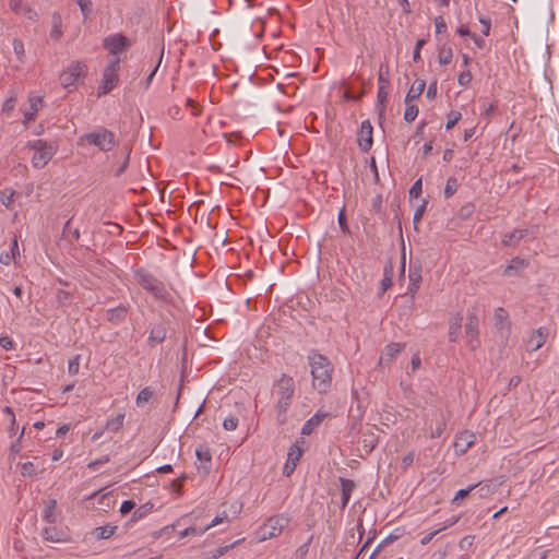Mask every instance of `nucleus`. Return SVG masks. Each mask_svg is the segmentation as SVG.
<instances>
[{
	"mask_svg": "<svg viewBox=\"0 0 559 559\" xmlns=\"http://www.w3.org/2000/svg\"><path fill=\"white\" fill-rule=\"evenodd\" d=\"M294 393V379L287 374H282L273 386V395L275 396L274 413L278 425H283L287 420V411L292 405Z\"/></svg>",
	"mask_w": 559,
	"mask_h": 559,
	"instance_id": "obj_1",
	"label": "nucleus"
},
{
	"mask_svg": "<svg viewBox=\"0 0 559 559\" xmlns=\"http://www.w3.org/2000/svg\"><path fill=\"white\" fill-rule=\"evenodd\" d=\"M308 360L313 388L320 393H325L332 382L333 367L331 361L328 357L318 352H311L308 356Z\"/></svg>",
	"mask_w": 559,
	"mask_h": 559,
	"instance_id": "obj_2",
	"label": "nucleus"
},
{
	"mask_svg": "<svg viewBox=\"0 0 559 559\" xmlns=\"http://www.w3.org/2000/svg\"><path fill=\"white\" fill-rule=\"evenodd\" d=\"M134 278L136 283L146 292H148L155 300L168 302L170 300V293L163 282L156 278L152 273L144 269L134 271Z\"/></svg>",
	"mask_w": 559,
	"mask_h": 559,
	"instance_id": "obj_3",
	"label": "nucleus"
},
{
	"mask_svg": "<svg viewBox=\"0 0 559 559\" xmlns=\"http://www.w3.org/2000/svg\"><path fill=\"white\" fill-rule=\"evenodd\" d=\"M78 144L82 146L91 144L95 145L102 152H109L116 146L117 140L115 133L110 130L97 128L93 132L81 135Z\"/></svg>",
	"mask_w": 559,
	"mask_h": 559,
	"instance_id": "obj_4",
	"label": "nucleus"
},
{
	"mask_svg": "<svg viewBox=\"0 0 559 559\" xmlns=\"http://www.w3.org/2000/svg\"><path fill=\"white\" fill-rule=\"evenodd\" d=\"M27 147L34 151L31 162L38 169L44 168L56 154V147L44 140L31 141Z\"/></svg>",
	"mask_w": 559,
	"mask_h": 559,
	"instance_id": "obj_5",
	"label": "nucleus"
},
{
	"mask_svg": "<svg viewBox=\"0 0 559 559\" xmlns=\"http://www.w3.org/2000/svg\"><path fill=\"white\" fill-rule=\"evenodd\" d=\"M121 58L115 57L107 61V64L103 71L102 83L98 87L99 95H106L111 92L119 82L118 72L120 70Z\"/></svg>",
	"mask_w": 559,
	"mask_h": 559,
	"instance_id": "obj_6",
	"label": "nucleus"
},
{
	"mask_svg": "<svg viewBox=\"0 0 559 559\" xmlns=\"http://www.w3.org/2000/svg\"><path fill=\"white\" fill-rule=\"evenodd\" d=\"M288 524V519L282 514L271 516L258 531L259 542L277 537Z\"/></svg>",
	"mask_w": 559,
	"mask_h": 559,
	"instance_id": "obj_7",
	"label": "nucleus"
},
{
	"mask_svg": "<svg viewBox=\"0 0 559 559\" xmlns=\"http://www.w3.org/2000/svg\"><path fill=\"white\" fill-rule=\"evenodd\" d=\"M104 48L111 58L119 57L131 47V40L120 33L108 35L103 40Z\"/></svg>",
	"mask_w": 559,
	"mask_h": 559,
	"instance_id": "obj_8",
	"label": "nucleus"
},
{
	"mask_svg": "<svg viewBox=\"0 0 559 559\" xmlns=\"http://www.w3.org/2000/svg\"><path fill=\"white\" fill-rule=\"evenodd\" d=\"M87 73V66L81 61H73L69 67L60 74V83L63 87H70L76 84V82L84 78Z\"/></svg>",
	"mask_w": 559,
	"mask_h": 559,
	"instance_id": "obj_9",
	"label": "nucleus"
},
{
	"mask_svg": "<svg viewBox=\"0 0 559 559\" xmlns=\"http://www.w3.org/2000/svg\"><path fill=\"white\" fill-rule=\"evenodd\" d=\"M479 320L475 314H469L467 322L465 323L464 331L466 337V346L471 350H475L479 347Z\"/></svg>",
	"mask_w": 559,
	"mask_h": 559,
	"instance_id": "obj_10",
	"label": "nucleus"
},
{
	"mask_svg": "<svg viewBox=\"0 0 559 559\" xmlns=\"http://www.w3.org/2000/svg\"><path fill=\"white\" fill-rule=\"evenodd\" d=\"M476 442V435L469 430H464L455 436L453 448L457 455L465 454Z\"/></svg>",
	"mask_w": 559,
	"mask_h": 559,
	"instance_id": "obj_11",
	"label": "nucleus"
},
{
	"mask_svg": "<svg viewBox=\"0 0 559 559\" xmlns=\"http://www.w3.org/2000/svg\"><path fill=\"white\" fill-rule=\"evenodd\" d=\"M373 128L369 120H364L357 134V143L362 152H368L373 143L372 140Z\"/></svg>",
	"mask_w": 559,
	"mask_h": 559,
	"instance_id": "obj_12",
	"label": "nucleus"
},
{
	"mask_svg": "<svg viewBox=\"0 0 559 559\" xmlns=\"http://www.w3.org/2000/svg\"><path fill=\"white\" fill-rule=\"evenodd\" d=\"M548 336V331L545 328H539L533 331L525 341L527 352H536L544 346Z\"/></svg>",
	"mask_w": 559,
	"mask_h": 559,
	"instance_id": "obj_13",
	"label": "nucleus"
},
{
	"mask_svg": "<svg viewBox=\"0 0 559 559\" xmlns=\"http://www.w3.org/2000/svg\"><path fill=\"white\" fill-rule=\"evenodd\" d=\"M301 455H302V449L300 448V445L298 443H295L289 448V451L287 453V460L283 467V474L285 476L288 477L294 473Z\"/></svg>",
	"mask_w": 559,
	"mask_h": 559,
	"instance_id": "obj_14",
	"label": "nucleus"
},
{
	"mask_svg": "<svg viewBox=\"0 0 559 559\" xmlns=\"http://www.w3.org/2000/svg\"><path fill=\"white\" fill-rule=\"evenodd\" d=\"M405 348V344L403 343H390L388 344L379 359V365H390L394 361L396 356Z\"/></svg>",
	"mask_w": 559,
	"mask_h": 559,
	"instance_id": "obj_15",
	"label": "nucleus"
},
{
	"mask_svg": "<svg viewBox=\"0 0 559 559\" xmlns=\"http://www.w3.org/2000/svg\"><path fill=\"white\" fill-rule=\"evenodd\" d=\"M41 518L44 521L50 524H55L61 520V511L58 508L57 501L55 499L46 501L41 512Z\"/></svg>",
	"mask_w": 559,
	"mask_h": 559,
	"instance_id": "obj_16",
	"label": "nucleus"
},
{
	"mask_svg": "<svg viewBox=\"0 0 559 559\" xmlns=\"http://www.w3.org/2000/svg\"><path fill=\"white\" fill-rule=\"evenodd\" d=\"M421 278L420 265L411 266L408 272L409 284L407 287V294L411 296V298H414L420 288Z\"/></svg>",
	"mask_w": 559,
	"mask_h": 559,
	"instance_id": "obj_17",
	"label": "nucleus"
},
{
	"mask_svg": "<svg viewBox=\"0 0 559 559\" xmlns=\"http://www.w3.org/2000/svg\"><path fill=\"white\" fill-rule=\"evenodd\" d=\"M28 102L29 109L25 111L23 120L25 127H27L32 121L36 119L37 112L43 106V98L39 96H31Z\"/></svg>",
	"mask_w": 559,
	"mask_h": 559,
	"instance_id": "obj_18",
	"label": "nucleus"
},
{
	"mask_svg": "<svg viewBox=\"0 0 559 559\" xmlns=\"http://www.w3.org/2000/svg\"><path fill=\"white\" fill-rule=\"evenodd\" d=\"M493 320H495V325L499 331L510 332L511 322L509 319V313L504 308L499 307L495 310Z\"/></svg>",
	"mask_w": 559,
	"mask_h": 559,
	"instance_id": "obj_19",
	"label": "nucleus"
},
{
	"mask_svg": "<svg viewBox=\"0 0 559 559\" xmlns=\"http://www.w3.org/2000/svg\"><path fill=\"white\" fill-rule=\"evenodd\" d=\"M43 537L47 542L51 543H67L69 542V537L67 533L62 530H59L55 526H48L43 530Z\"/></svg>",
	"mask_w": 559,
	"mask_h": 559,
	"instance_id": "obj_20",
	"label": "nucleus"
},
{
	"mask_svg": "<svg viewBox=\"0 0 559 559\" xmlns=\"http://www.w3.org/2000/svg\"><path fill=\"white\" fill-rule=\"evenodd\" d=\"M20 257V249L17 237H14L10 247V251H2L0 253V263L3 265H9L10 263L17 264V259Z\"/></svg>",
	"mask_w": 559,
	"mask_h": 559,
	"instance_id": "obj_21",
	"label": "nucleus"
},
{
	"mask_svg": "<svg viewBox=\"0 0 559 559\" xmlns=\"http://www.w3.org/2000/svg\"><path fill=\"white\" fill-rule=\"evenodd\" d=\"M462 320L463 317L461 313H456L450 318L448 332L450 342L455 343L459 341L461 335Z\"/></svg>",
	"mask_w": 559,
	"mask_h": 559,
	"instance_id": "obj_22",
	"label": "nucleus"
},
{
	"mask_svg": "<svg viewBox=\"0 0 559 559\" xmlns=\"http://www.w3.org/2000/svg\"><path fill=\"white\" fill-rule=\"evenodd\" d=\"M378 103L382 106V107H385L386 103H388V97H389V92H388V87H389V79L384 75V73L382 72V69L380 70L379 72V76H378Z\"/></svg>",
	"mask_w": 559,
	"mask_h": 559,
	"instance_id": "obj_23",
	"label": "nucleus"
},
{
	"mask_svg": "<svg viewBox=\"0 0 559 559\" xmlns=\"http://www.w3.org/2000/svg\"><path fill=\"white\" fill-rule=\"evenodd\" d=\"M447 428V423L442 414L436 415V418L429 424V437L436 439L441 437Z\"/></svg>",
	"mask_w": 559,
	"mask_h": 559,
	"instance_id": "obj_24",
	"label": "nucleus"
},
{
	"mask_svg": "<svg viewBox=\"0 0 559 559\" xmlns=\"http://www.w3.org/2000/svg\"><path fill=\"white\" fill-rule=\"evenodd\" d=\"M167 330L163 323L156 324L151 328L147 342L151 345L160 344L166 338Z\"/></svg>",
	"mask_w": 559,
	"mask_h": 559,
	"instance_id": "obj_25",
	"label": "nucleus"
},
{
	"mask_svg": "<svg viewBox=\"0 0 559 559\" xmlns=\"http://www.w3.org/2000/svg\"><path fill=\"white\" fill-rule=\"evenodd\" d=\"M325 414H321L320 412L316 413L311 418H309L301 428V433L305 436L311 435L314 429L322 423Z\"/></svg>",
	"mask_w": 559,
	"mask_h": 559,
	"instance_id": "obj_26",
	"label": "nucleus"
},
{
	"mask_svg": "<svg viewBox=\"0 0 559 559\" xmlns=\"http://www.w3.org/2000/svg\"><path fill=\"white\" fill-rule=\"evenodd\" d=\"M340 481L342 487V508H345L348 504L352 493L355 489V484L353 480L347 478H340Z\"/></svg>",
	"mask_w": 559,
	"mask_h": 559,
	"instance_id": "obj_27",
	"label": "nucleus"
},
{
	"mask_svg": "<svg viewBox=\"0 0 559 559\" xmlns=\"http://www.w3.org/2000/svg\"><path fill=\"white\" fill-rule=\"evenodd\" d=\"M127 314L128 308L126 306H118L107 310V319L114 323L122 322L127 318Z\"/></svg>",
	"mask_w": 559,
	"mask_h": 559,
	"instance_id": "obj_28",
	"label": "nucleus"
},
{
	"mask_svg": "<svg viewBox=\"0 0 559 559\" xmlns=\"http://www.w3.org/2000/svg\"><path fill=\"white\" fill-rule=\"evenodd\" d=\"M19 193L14 189L4 188L0 191V202L7 209L12 210L15 197Z\"/></svg>",
	"mask_w": 559,
	"mask_h": 559,
	"instance_id": "obj_29",
	"label": "nucleus"
},
{
	"mask_svg": "<svg viewBox=\"0 0 559 559\" xmlns=\"http://www.w3.org/2000/svg\"><path fill=\"white\" fill-rule=\"evenodd\" d=\"M525 230L515 229L510 233H506L502 236L501 242L503 246H515L525 235Z\"/></svg>",
	"mask_w": 559,
	"mask_h": 559,
	"instance_id": "obj_30",
	"label": "nucleus"
},
{
	"mask_svg": "<svg viewBox=\"0 0 559 559\" xmlns=\"http://www.w3.org/2000/svg\"><path fill=\"white\" fill-rule=\"evenodd\" d=\"M426 86V82L424 80H416L415 83L411 86L406 97L405 103L412 102L413 99L418 98L424 92Z\"/></svg>",
	"mask_w": 559,
	"mask_h": 559,
	"instance_id": "obj_31",
	"label": "nucleus"
},
{
	"mask_svg": "<svg viewBox=\"0 0 559 559\" xmlns=\"http://www.w3.org/2000/svg\"><path fill=\"white\" fill-rule=\"evenodd\" d=\"M50 38L59 40L62 36V20L60 14L55 13L51 17Z\"/></svg>",
	"mask_w": 559,
	"mask_h": 559,
	"instance_id": "obj_32",
	"label": "nucleus"
},
{
	"mask_svg": "<svg viewBox=\"0 0 559 559\" xmlns=\"http://www.w3.org/2000/svg\"><path fill=\"white\" fill-rule=\"evenodd\" d=\"M154 509V504L152 502H146L134 509L131 515V521L136 522L145 516H147Z\"/></svg>",
	"mask_w": 559,
	"mask_h": 559,
	"instance_id": "obj_33",
	"label": "nucleus"
},
{
	"mask_svg": "<svg viewBox=\"0 0 559 559\" xmlns=\"http://www.w3.org/2000/svg\"><path fill=\"white\" fill-rule=\"evenodd\" d=\"M116 525H103L94 530L93 534L97 539H108L116 533Z\"/></svg>",
	"mask_w": 559,
	"mask_h": 559,
	"instance_id": "obj_34",
	"label": "nucleus"
},
{
	"mask_svg": "<svg viewBox=\"0 0 559 559\" xmlns=\"http://www.w3.org/2000/svg\"><path fill=\"white\" fill-rule=\"evenodd\" d=\"M456 522H457V519H451V520H448V521H447V522H445L441 527H439V528H437V530H435V531H432V532H430V533L426 534V535L420 539V544H421L423 546L428 545V544L431 542V539H432L436 535H438L440 532H442V531H444V530H447V528H449V527L453 526Z\"/></svg>",
	"mask_w": 559,
	"mask_h": 559,
	"instance_id": "obj_35",
	"label": "nucleus"
},
{
	"mask_svg": "<svg viewBox=\"0 0 559 559\" xmlns=\"http://www.w3.org/2000/svg\"><path fill=\"white\" fill-rule=\"evenodd\" d=\"M528 265V262L521 258H513L504 270L506 275H511L512 271L523 270Z\"/></svg>",
	"mask_w": 559,
	"mask_h": 559,
	"instance_id": "obj_36",
	"label": "nucleus"
},
{
	"mask_svg": "<svg viewBox=\"0 0 559 559\" xmlns=\"http://www.w3.org/2000/svg\"><path fill=\"white\" fill-rule=\"evenodd\" d=\"M124 421V414H118L110 417L106 421V429L110 431H118L122 428Z\"/></svg>",
	"mask_w": 559,
	"mask_h": 559,
	"instance_id": "obj_37",
	"label": "nucleus"
},
{
	"mask_svg": "<svg viewBox=\"0 0 559 559\" xmlns=\"http://www.w3.org/2000/svg\"><path fill=\"white\" fill-rule=\"evenodd\" d=\"M228 521V515L226 513V511H223L221 513H218L209 525L202 527L200 531H199V536H202L205 532H207L210 528L216 526V525H219L224 522Z\"/></svg>",
	"mask_w": 559,
	"mask_h": 559,
	"instance_id": "obj_38",
	"label": "nucleus"
},
{
	"mask_svg": "<svg viewBox=\"0 0 559 559\" xmlns=\"http://www.w3.org/2000/svg\"><path fill=\"white\" fill-rule=\"evenodd\" d=\"M459 188V181L455 177H450L447 180L445 187H444V197L447 199L451 198Z\"/></svg>",
	"mask_w": 559,
	"mask_h": 559,
	"instance_id": "obj_39",
	"label": "nucleus"
},
{
	"mask_svg": "<svg viewBox=\"0 0 559 559\" xmlns=\"http://www.w3.org/2000/svg\"><path fill=\"white\" fill-rule=\"evenodd\" d=\"M98 503L102 506L103 511H107L115 506V499L111 493L105 492L99 496Z\"/></svg>",
	"mask_w": 559,
	"mask_h": 559,
	"instance_id": "obj_40",
	"label": "nucleus"
},
{
	"mask_svg": "<svg viewBox=\"0 0 559 559\" xmlns=\"http://www.w3.org/2000/svg\"><path fill=\"white\" fill-rule=\"evenodd\" d=\"M81 366V355H75L68 361V373L70 376H75L80 371Z\"/></svg>",
	"mask_w": 559,
	"mask_h": 559,
	"instance_id": "obj_41",
	"label": "nucleus"
},
{
	"mask_svg": "<svg viewBox=\"0 0 559 559\" xmlns=\"http://www.w3.org/2000/svg\"><path fill=\"white\" fill-rule=\"evenodd\" d=\"M405 104H406V108H405V111H404V119L407 122H412L418 116V107L416 105H414V104H411V102L405 103Z\"/></svg>",
	"mask_w": 559,
	"mask_h": 559,
	"instance_id": "obj_42",
	"label": "nucleus"
},
{
	"mask_svg": "<svg viewBox=\"0 0 559 559\" xmlns=\"http://www.w3.org/2000/svg\"><path fill=\"white\" fill-rule=\"evenodd\" d=\"M153 396V391L150 388L142 389L136 396V405L142 406L147 403Z\"/></svg>",
	"mask_w": 559,
	"mask_h": 559,
	"instance_id": "obj_43",
	"label": "nucleus"
},
{
	"mask_svg": "<svg viewBox=\"0 0 559 559\" xmlns=\"http://www.w3.org/2000/svg\"><path fill=\"white\" fill-rule=\"evenodd\" d=\"M462 118V115L460 111H456V110H451L448 115H447V123H445V129L447 130H450L452 129L459 121L460 119Z\"/></svg>",
	"mask_w": 559,
	"mask_h": 559,
	"instance_id": "obj_44",
	"label": "nucleus"
},
{
	"mask_svg": "<svg viewBox=\"0 0 559 559\" xmlns=\"http://www.w3.org/2000/svg\"><path fill=\"white\" fill-rule=\"evenodd\" d=\"M195 455L199 459L200 462L210 464L212 460L211 452L207 448L199 447L195 450Z\"/></svg>",
	"mask_w": 559,
	"mask_h": 559,
	"instance_id": "obj_45",
	"label": "nucleus"
},
{
	"mask_svg": "<svg viewBox=\"0 0 559 559\" xmlns=\"http://www.w3.org/2000/svg\"><path fill=\"white\" fill-rule=\"evenodd\" d=\"M361 442L364 444V450L367 454L370 453L377 445L376 437L372 433H370L369 436L364 435V439Z\"/></svg>",
	"mask_w": 559,
	"mask_h": 559,
	"instance_id": "obj_46",
	"label": "nucleus"
},
{
	"mask_svg": "<svg viewBox=\"0 0 559 559\" xmlns=\"http://www.w3.org/2000/svg\"><path fill=\"white\" fill-rule=\"evenodd\" d=\"M473 75L468 69H464L457 76V83L462 87H467L472 82Z\"/></svg>",
	"mask_w": 559,
	"mask_h": 559,
	"instance_id": "obj_47",
	"label": "nucleus"
},
{
	"mask_svg": "<svg viewBox=\"0 0 559 559\" xmlns=\"http://www.w3.org/2000/svg\"><path fill=\"white\" fill-rule=\"evenodd\" d=\"M120 155L123 158L122 165L116 170V176H120L127 168L129 162L130 151L128 148H123L116 153V156Z\"/></svg>",
	"mask_w": 559,
	"mask_h": 559,
	"instance_id": "obj_48",
	"label": "nucleus"
},
{
	"mask_svg": "<svg viewBox=\"0 0 559 559\" xmlns=\"http://www.w3.org/2000/svg\"><path fill=\"white\" fill-rule=\"evenodd\" d=\"M453 58V52L451 48L442 49L438 56V61L441 66H447L451 63Z\"/></svg>",
	"mask_w": 559,
	"mask_h": 559,
	"instance_id": "obj_49",
	"label": "nucleus"
},
{
	"mask_svg": "<svg viewBox=\"0 0 559 559\" xmlns=\"http://www.w3.org/2000/svg\"><path fill=\"white\" fill-rule=\"evenodd\" d=\"M392 286V270H384V276L381 281V293H385Z\"/></svg>",
	"mask_w": 559,
	"mask_h": 559,
	"instance_id": "obj_50",
	"label": "nucleus"
},
{
	"mask_svg": "<svg viewBox=\"0 0 559 559\" xmlns=\"http://www.w3.org/2000/svg\"><path fill=\"white\" fill-rule=\"evenodd\" d=\"M415 455H416L415 451H409L401 459V468L403 471H406L407 468H409L412 466V464L414 463V460H415Z\"/></svg>",
	"mask_w": 559,
	"mask_h": 559,
	"instance_id": "obj_51",
	"label": "nucleus"
},
{
	"mask_svg": "<svg viewBox=\"0 0 559 559\" xmlns=\"http://www.w3.org/2000/svg\"><path fill=\"white\" fill-rule=\"evenodd\" d=\"M223 427L227 431H233L238 427V418L235 416H229L224 419Z\"/></svg>",
	"mask_w": 559,
	"mask_h": 559,
	"instance_id": "obj_52",
	"label": "nucleus"
},
{
	"mask_svg": "<svg viewBox=\"0 0 559 559\" xmlns=\"http://www.w3.org/2000/svg\"><path fill=\"white\" fill-rule=\"evenodd\" d=\"M477 486H478V485H477V484H475V485L469 486V487H468V488H466V489H460V490L456 492L455 497L453 498L452 503H456L459 500L466 498V497L469 495V492H471L472 490H474Z\"/></svg>",
	"mask_w": 559,
	"mask_h": 559,
	"instance_id": "obj_53",
	"label": "nucleus"
},
{
	"mask_svg": "<svg viewBox=\"0 0 559 559\" xmlns=\"http://www.w3.org/2000/svg\"><path fill=\"white\" fill-rule=\"evenodd\" d=\"M478 21L483 26L481 33L484 36H489L490 28H491V21L488 17H485L484 15L478 16Z\"/></svg>",
	"mask_w": 559,
	"mask_h": 559,
	"instance_id": "obj_54",
	"label": "nucleus"
},
{
	"mask_svg": "<svg viewBox=\"0 0 559 559\" xmlns=\"http://www.w3.org/2000/svg\"><path fill=\"white\" fill-rule=\"evenodd\" d=\"M56 298L58 302H60L61 305H66L71 300L72 295L67 290L58 289L56 293Z\"/></svg>",
	"mask_w": 559,
	"mask_h": 559,
	"instance_id": "obj_55",
	"label": "nucleus"
},
{
	"mask_svg": "<svg viewBox=\"0 0 559 559\" xmlns=\"http://www.w3.org/2000/svg\"><path fill=\"white\" fill-rule=\"evenodd\" d=\"M433 22H435L436 34H441L447 31V23L442 16H440V15L436 16Z\"/></svg>",
	"mask_w": 559,
	"mask_h": 559,
	"instance_id": "obj_56",
	"label": "nucleus"
},
{
	"mask_svg": "<svg viewBox=\"0 0 559 559\" xmlns=\"http://www.w3.org/2000/svg\"><path fill=\"white\" fill-rule=\"evenodd\" d=\"M9 8L14 13H22L24 11V2L23 0H9Z\"/></svg>",
	"mask_w": 559,
	"mask_h": 559,
	"instance_id": "obj_57",
	"label": "nucleus"
},
{
	"mask_svg": "<svg viewBox=\"0 0 559 559\" xmlns=\"http://www.w3.org/2000/svg\"><path fill=\"white\" fill-rule=\"evenodd\" d=\"M21 473L23 476H32L35 474V466L32 462H25L21 466Z\"/></svg>",
	"mask_w": 559,
	"mask_h": 559,
	"instance_id": "obj_58",
	"label": "nucleus"
},
{
	"mask_svg": "<svg viewBox=\"0 0 559 559\" xmlns=\"http://www.w3.org/2000/svg\"><path fill=\"white\" fill-rule=\"evenodd\" d=\"M425 44H426L425 39H419V40L416 41L415 49H414V52H413V60L415 62L420 61V50H421V48H423V46Z\"/></svg>",
	"mask_w": 559,
	"mask_h": 559,
	"instance_id": "obj_59",
	"label": "nucleus"
},
{
	"mask_svg": "<svg viewBox=\"0 0 559 559\" xmlns=\"http://www.w3.org/2000/svg\"><path fill=\"white\" fill-rule=\"evenodd\" d=\"M241 540H242V539H238V540L234 542V543H233L231 545H229V546L219 547L218 549H216L215 554L213 555V558H214V559H217V558L222 557L223 555H225V552H226L228 549H230V548H233V547L237 546Z\"/></svg>",
	"mask_w": 559,
	"mask_h": 559,
	"instance_id": "obj_60",
	"label": "nucleus"
},
{
	"mask_svg": "<svg viewBox=\"0 0 559 559\" xmlns=\"http://www.w3.org/2000/svg\"><path fill=\"white\" fill-rule=\"evenodd\" d=\"M135 507V503L131 500H126L121 503L120 506V513L122 515L124 514H128L129 512H131Z\"/></svg>",
	"mask_w": 559,
	"mask_h": 559,
	"instance_id": "obj_61",
	"label": "nucleus"
},
{
	"mask_svg": "<svg viewBox=\"0 0 559 559\" xmlns=\"http://www.w3.org/2000/svg\"><path fill=\"white\" fill-rule=\"evenodd\" d=\"M420 193H421V179H418L412 186V188L409 190V194H411V197L418 198Z\"/></svg>",
	"mask_w": 559,
	"mask_h": 559,
	"instance_id": "obj_62",
	"label": "nucleus"
},
{
	"mask_svg": "<svg viewBox=\"0 0 559 559\" xmlns=\"http://www.w3.org/2000/svg\"><path fill=\"white\" fill-rule=\"evenodd\" d=\"M14 106H15V98L14 97H10V98H8L3 103L2 111L5 112V114H9V112H11L14 109Z\"/></svg>",
	"mask_w": 559,
	"mask_h": 559,
	"instance_id": "obj_63",
	"label": "nucleus"
},
{
	"mask_svg": "<svg viewBox=\"0 0 559 559\" xmlns=\"http://www.w3.org/2000/svg\"><path fill=\"white\" fill-rule=\"evenodd\" d=\"M0 346L4 348L5 350L13 349V341L9 336H1L0 337Z\"/></svg>",
	"mask_w": 559,
	"mask_h": 559,
	"instance_id": "obj_64",
	"label": "nucleus"
}]
</instances>
